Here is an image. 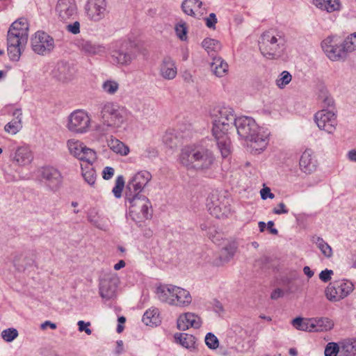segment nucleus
I'll list each match as a JSON object with an SVG mask.
<instances>
[{"mask_svg":"<svg viewBox=\"0 0 356 356\" xmlns=\"http://www.w3.org/2000/svg\"><path fill=\"white\" fill-rule=\"evenodd\" d=\"M179 162L188 170L207 172L216 163L213 152L202 144H191L184 146L179 156Z\"/></svg>","mask_w":356,"mask_h":356,"instance_id":"1","label":"nucleus"},{"mask_svg":"<svg viewBox=\"0 0 356 356\" xmlns=\"http://www.w3.org/2000/svg\"><path fill=\"white\" fill-rule=\"evenodd\" d=\"M234 127L240 137L250 143L251 152L260 154L268 143L269 134L260 128L255 120L247 116L237 118Z\"/></svg>","mask_w":356,"mask_h":356,"instance_id":"2","label":"nucleus"},{"mask_svg":"<svg viewBox=\"0 0 356 356\" xmlns=\"http://www.w3.org/2000/svg\"><path fill=\"white\" fill-rule=\"evenodd\" d=\"M259 44L261 54L270 60L280 58L286 49V40L284 35L272 29L262 33Z\"/></svg>","mask_w":356,"mask_h":356,"instance_id":"3","label":"nucleus"},{"mask_svg":"<svg viewBox=\"0 0 356 356\" xmlns=\"http://www.w3.org/2000/svg\"><path fill=\"white\" fill-rule=\"evenodd\" d=\"M128 111L113 102H106L101 106V118L102 125L97 127V130L105 134L108 128H120L127 120Z\"/></svg>","mask_w":356,"mask_h":356,"instance_id":"4","label":"nucleus"},{"mask_svg":"<svg viewBox=\"0 0 356 356\" xmlns=\"http://www.w3.org/2000/svg\"><path fill=\"white\" fill-rule=\"evenodd\" d=\"M126 203L129 204V216L136 222H142L152 216V204L149 199L141 194L125 193Z\"/></svg>","mask_w":356,"mask_h":356,"instance_id":"5","label":"nucleus"},{"mask_svg":"<svg viewBox=\"0 0 356 356\" xmlns=\"http://www.w3.org/2000/svg\"><path fill=\"white\" fill-rule=\"evenodd\" d=\"M213 119V136L227 134L228 130L234 127L236 118L234 110L228 106H218L211 113Z\"/></svg>","mask_w":356,"mask_h":356,"instance_id":"6","label":"nucleus"},{"mask_svg":"<svg viewBox=\"0 0 356 356\" xmlns=\"http://www.w3.org/2000/svg\"><path fill=\"white\" fill-rule=\"evenodd\" d=\"M321 48L327 57L332 61L344 60L348 52L343 42H339L336 36H328L321 42Z\"/></svg>","mask_w":356,"mask_h":356,"instance_id":"7","label":"nucleus"},{"mask_svg":"<svg viewBox=\"0 0 356 356\" xmlns=\"http://www.w3.org/2000/svg\"><path fill=\"white\" fill-rule=\"evenodd\" d=\"M353 289V284L348 280H336L330 282L327 286L325 296L329 300L337 302L347 297Z\"/></svg>","mask_w":356,"mask_h":356,"instance_id":"8","label":"nucleus"},{"mask_svg":"<svg viewBox=\"0 0 356 356\" xmlns=\"http://www.w3.org/2000/svg\"><path fill=\"white\" fill-rule=\"evenodd\" d=\"M229 202V198L225 195L217 192L212 193L207 204L210 213L217 218L227 216L231 211Z\"/></svg>","mask_w":356,"mask_h":356,"instance_id":"9","label":"nucleus"},{"mask_svg":"<svg viewBox=\"0 0 356 356\" xmlns=\"http://www.w3.org/2000/svg\"><path fill=\"white\" fill-rule=\"evenodd\" d=\"M55 11L58 19L65 23L78 17V8L75 0H58Z\"/></svg>","mask_w":356,"mask_h":356,"instance_id":"10","label":"nucleus"},{"mask_svg":"<svg viewBox=\"0 0 356 356\" xmlns=\"http://www.w3.org/2000/svg\"><path fill=\"white\" fill-rule=\"evenodd\" d=\"M90 119L87 113L83 110H76L68 117L67 128L75 133L83 134L88 131Z\"/></svg>","mask_w":356,"mask_h":356,"instance_id":"11","label":"nucleus"},{"mask_svg":"<svg viewBox=\"0 0 356 356\" xmlns=\"http://www.w3.org/2000/svg\"><path fill=\"white\" fill-rule=\"evenodd\" d=\"M33 51L40 55L49 54L54 48V40L44 31H38L31 38Z\"/></svg>","mask_w":356,"mask_h":356,"instance_id":"12","label":"nucleus"},{"mask_svg":"<svg viewBox=\"0 0 356 356\" xmlns=\"http://www.w3.org/2000/svg\"><path fill=\"white\" fill-rule=\"evenodd\" d=\"M151 179L152 175L148 171L138 172L127 183L125 193L140 194Z\"/></svg>","mask_w":356,"mask_h":356,"instance_id":"13","label":"nucleus"},{"mask_svg":"<svg viewBox=\"0 0 356 356\" xmlns=\"http://www.w3.org/2000/svg\"><path fill=\"white\" fill-rule=\"evenodd\" d=\"M85 9L88 17L94 22L100 21L108 13L106 0H88Z\"/></svg>","mask_w":356,"mask_h":356,"instance_id":"14","label":"nucleus"},{"mask_svg":"<svg viewBox=\"0 0 356 356\" xmlns=\"http://www.w3.org/2000/svg\"><path fill=\"white\" fill-rule=\"evenodd\" d=\"M314 120L320 129L329 134L335 129L336 116L331 111L323 109L318 111L314 115Z\"/></svg>","mask_w":356,"mask_h":356,"instance_id":"15","label":"nucleus"},{"mask_svg":"<svg viewBox=\"0 0 356 356\" xmlns=\"http://www.w3.org/2000/svg\"><path fill=\"white\" fill-rule=\"evenodd\" d=\"M29 24L25 18H19L10 26L7 36L27 42L29 37Z\"/></svg>","mask_w":356,"mask_h":356,"instance_id":"16","label":"nucleus"},{"mask_svg":"<svg viewBox=\"0 0 356 356\" xmlns=\"http://www.w3.org/2000/svg\"><path fill=\"white\" fill-rule=\"evenodd\" d=\"M41 176L45 180L47 186L53 191L57 190L62 183L60 172L56 168L48 166L43 168L41 171Z\"/></svg>","mask_w":356,"mask_h":356,"instance_id":"17","label":"nucleus"},{"mask_svg":"<svg viewBox=\"0 0 356 356\" xmlns=\"http://www.w3.org/2000/svg\"><path fill=\"white\" fill-rule=\"evenodd\" d=\"M74 73V67L65 61L58 62L51 72L52 76L61 82L71 80Z\"/></svg>","mask_w":356,"mask_h":356,"instance_id":"18","label":"nucleus"},{"mask_svg":"<svg viewBox=\"0 0 356 356\" xmlns=\"http://www.w3.org/2000/svg\"><path fill=\"white\" fill-rule=\"evenodd\" d=\"M117 289L116 278H104L99 284V295L105 300H111L115 296Z\"/></svg>","mask_w":356,"mask_h":356,"instance_id":"19","label":"nucleus"},{"mask_svg":"<svg viewBox=\"0 0 356 356\" xmlns=\"http://www.w3.org/2000/svg\"><path fill=\"white\" fill-rule=\"evenodd\" d=\"M27 42L7 36L8 54L13 61H18Z\"/></svg>","mask_w":356,"mask_h":356,"instance_id":"20","label":"nucleus"},{"mask_svg":"<svg viewBox=\"0 0 356 356\" xmlns=\"http://www.w3.org/2000/svg\"><path fill=\"white\" fill-rule=\"evenodd\" d=\"M300 170L306 174H312L317 168V161L313 156L311 149H306L301 155L299 161Z\"/></svg>","mask_w":356,"mask_h":356,"instance_id":"21","label":"nucleus"},{"mask_svg":"<svg viewBox=\"0 0 356 356\" xmlns=\"http://www.w3.org/2000/svg\"><path fill=\"white\" fill-rule=\"evenodd\" d=\"M201 326L200 318L193 313H186L177 319V328L185 331L189 327L199 328Z\"/></svg>","mask_w":356,"mask_h":356,"instance_id":"22","label":"nucleus"},{"mask_svg":"<svg viewBox=\"0 0 356 356\" xmlns=\"http://www.w3.org/2000/svg\"><path fill=\"white\" fill-rule=\"evenodd\" d=\"M10 158L18 165H25L31 161L33 156L28 147L22 146L17 147L14 152H11Z\"/></svg>","mask_w":356,"mask_h":356,"instance_id":"23","label":"nucleus"},{"mask_svg":"<svg viewBox=\"0 0 356 356\" xmlns=\"http://www.w3.org/2000/svg\"><path fill=\"white\" fill-rule=\"evenodd\" d=\"M136 57L135 51L133 49L114 51L112 54L113 62L121 65H129Z\"/></svg>","mask_w":356,"mask_h":356,"instance_id":"24","label":"nucleus"},{"mask_svg":"<svg viewBox=\"0 0 356 356\" xmlns=\"http://www.w3.org/2000/svg\"><path fill=\"white\" fill-rule=\"evenodd\" d=\"M161 76L168 80L173 79L177 75V67L175 61L169 56L163 58L160 67Z\"/></svg>","mask_w":356,"mask_h":356,"instance_id":"25","label":"nucleus"},{"mask_svg":"<svg viewBox=\"0 0 356 356\" xmlns=\"http://www.w3.org/2000/svg\"><path fill=\"white\" fill-rule=\"evenodd\" d=\"M13 115L14 118L8 122L4 127L6 132L12 134H17L22 127V110L17 108L14 111Z\"/></svg>","mask_w":356,"mask_h":356,"instance_id":"26","label":"nucleus"},{"mask_svg":"<svg viewBox=\"0 0 356 356\" xmlns=\"http://www.w3.org/2000/svg\"><path fill=\"white\" fill-rule=\"evenodd\" d=\"M211 63V71L218 77H222L228 71V65L221 57L214 56Z\"/></svg>","mask_w":356,"mask_h":356,"instance_id":"27","label":"nucleus"},{"mask_svg":"<svg viewBox=\"0 0 356 356\" xmlns=\"http://www.w3.org/2000/svg\"><path fill=\"white\" fill-rule=\"evenodd\" d=\"M81 49L89 55L101 54L104 52V47L88 40H82L79 43Z\"/></svg>","mask_w":356,"mask_h":356,"instance_id":"28","label":"nucleus"},{"mask_svg":"<svg viewBox=\"0 0 356 356\" xmlns=\"http://www.w3.org/2000/svg\"><path fill=\"white\" fill-rule=\"evenodd\" d=\"M175 290L177 291L176 298H173L175 303L172 305L184 307L191 302L192 298L188 291L181 287L175 289Z\"/></svg>","mask_w":356,"mask_h":356,"instance_id":"29","label":"nucleus"},{"mask_svg":"<svg viewBox=\"0 0 356 356\" xmlns=\"http://www.w3.org/2000/svg\"><path fill=\"white\" fill-rule=\"evenodd\" d=\"M314 4L321 10L332 13L340 9L339 0H314Z\"/></svg>","mask_w":356,"mask_h":356,"instance_id":"30","label":"nucleus"},{"mask_svg":"<svg viewBox=\"0 0 356 356\" xmlns=\"http://www.w3.org/2000/svg\"><path fill=\"white\" fill-rule=\"evenodd\" d=\"M217 141L218 147L221 152L222 156L226 158L230 154V140L227 136V134H219L213 136Z\"/></svg>","mask_w":356,"mask_h":356,"instance_id":"31","label":"nucleus"},{"mask_svg":"<svg viewBox=\"0 0 356 356\" xmlns=\"http://www.w3.org/2000/svg\"><path fill=\"white\" fill-rule=\"evenodd\" d=\"M156 295L158 298L163 302L170 305L175 303L173 298L170 297V284H163L158 286L156 289Z\"/></svg>","mask_w":356,"mask_h":356,"instance_id":"32","label":"nucleus"},{"mask_svg":"<svg viewBox=\"0 0 356 356\" xmlns=\"http://www.w3.org/2000/svg\"><path fill=\"white\" fill-rule=\"evenodd\" d=\"M341 354L342 356L356 355V339H347L341 342Z\"/></svg>","mask_w":356,"mask_h":356,"instance_id":"33","label":"nucleus"},{"mask_svg":"<svg viewBox=\"0 0 356 356\" xmlns=\"http://www.w3.org/2000/svg\"><path fill=\"white\" fill-rule=\"evenodd\" d=\"M175 339L177 343L188 349L193 348L195 343V337L187 333H176Z\"/></svg>","mask_w":356,"mask_h":356,"instance_id":"34","label":"nucleus"},{"mask_svg":"<svg viewBox=\"0 0 356 356\" xmlns=\"http://www.w3.org/2000/svg\"><path fill=\"white\" fill-rule=\"evenodd\" d=\"M142 321L147 325H157L161 321L158 309L154 308L146 311L143 316Z\"/></svg>","mask_w":356,"mask_h":356,"instance_id":"35","label":"nucleus"},{"mask_svg":"<svg viewBox=\"0 0 356 356\" xmlns=\"http://www.w3.org/2000/svg\"><path fill=\"white\" fill-rule=\"evenodd\" d=\"M202 45L211 57L216 56L215 54L221 49L220 42L212 38H205Z\"/></svg>","mask_w":356,"mask_h":356,"instance_id":"36","label":"nucleus"},{"mask_svg":"<svg viewBox=\"0 0 356 356\" xmlns=\"http://www.w3.org/2000/svg\"><path fill=\"white\" fill-rule=\"evenodd\" d=\"M312 241L317 245L318 249L325 257L330 258L332 256V248L321 237L313 236L312 238Z\"/></svg>","mask_w":356,"mask_h":356,"instance_id":"37","label":"nucleus"},{"mask_svg":"<svg viewBox=\"0 0 356 356\" xmlns=\"http://www.w3.org/2000/svg\"><path fill=\"white\" fill-rule=\"evenodd\" d=\"M237 250L235 243H229L225 246L220 252L219 258L223 263L229 262L234 256Z\"/></svg>","mask_w":356,"mask_h":356,"instance_id":"38","label":"nucleus"},{"mask_svg":"<svg viewBox=\"0 0 356 356\" xmlns=\"http://www.w3.org/2000/svg\"><path fill=\"white\" fill-rule=\"evenodd\" d=\"M202 2L200 0H184L181 3V8L182 11L190 16L195 17V13L193 10V8L197 6L198 8H201Z\"/></svg>","mask_w":356,"mask_h":356,"instance_id":"39","label":"nucleus"},{"mask_svg":"<svg viewBox=\"0 0 356 356\" xmlns=\"http://www.w3.org/2000/svg\"><path fill=\"white\" fill-rule=\"evenodd\" d=\"M297 276L296 273H292L290 276H284L281 279V284L285 288L286 293H291L297 290V286L293 284Z\"/></svg>","mask_w":356,"mask_h":356,"instance_id":"40","label":"nucleus"},{"mask_svg":"<svg viewBox=\"0 0 356 356\" xmlns=\"http://www.w3.org/2000/svg\"><path fill=\"white\" fill-rule=\"evenodd\" d=\"M315 332H323L332 328L333 323L327 318L314 319Z\"/></svg>","mask_w":356,"mask_h":356,"instance_id":"41","label":"nucleus"},{"mask_svg":"<svg viewBox=\"0 0 356 356\" xmlns=\"http://www.w3.org/2000/svg\"><path fill=\"white\" fill-rule=\"evenodd\" d=\"M109 145L113 151L121 155L126 156L129 152L128 147L118 139L112 140Z\"/></svg>","mask_w":356,"mask_h":356,"instance_id":"42","label":"nucleus"},{"mask_svg":"<svg viewBox=\"0 0 356 356\" xmlns=\"http://www.w3.org/2000/svg\"><path fill=\"white\" fill-rule=\"evenodd\" d=\"M83 150L84 151L80 154V156H79L78 159L81 161H86L88 165H92V163L96 159L95 152L92 149L86 147V146L83 147Z\"/></svg>","mask_w":356,"mask_h":356,"instance_id":"43","label":"nucleus"},{"mask_svg":"<svg viewBox=\"0 0 356 356\" xmlns=\"http://www.w3.org/2000/svg\"><path fill=\"white\" fill-rule=\"evenodd\" d=\"M86 170H84L82 168V175L85 179V181L89 185H93L96 180V172L95 170L92 168V165H88L86 168Z\"/></svg>","mask_w":356,"mask_h":356,"instance_id":"44","label":"nucleus"},{"mask_svg":"<svg viewBox=\"0 0 356 356\" xmlns=\"http://www.w3.org/2000/svg\"><path fill=\"white\" fill-rule=\"evenodd\" d=\"M163 143L170 148L176 147L179 143L177 136L171 131H167L163 137Z\"/></svg>","mask_w":356,"mask_h":356,"instance_id":"45","label":"nucleus"},{"mask_svg":"<svg viewBox=\"0 0 356 356\" xmlns=\"http://www.w3.org/2000/svg\"><path fill=\"white\" fill-rule=\"evenodd\" d=\"M67 145L70 153L76 158H78L79 156H80V154H81V152L83 151V148L84 145L83 143H79V141L69 140Z\"/></svg>","mask_w":356,"mask_h":356,"instance_id":"46","label":"nucleus"},{"mask_svg":"<svg viewBox=\"0 0 356 356\" xmlns=\"http://www.w3.org/2000/svg\"><path fill=\"white\" fill-rule=\"evenodd\" d=\"M343 42L348 53L356 50V32L349 35Z\"/></svg>","mask_w":356,"mask_h":356,"instance_id":"47","label":"nucleus"},{"mask_svg":"<svg viewBox=\"0 0 356 356\" xmlns=\"http://www.w3.org/2000/svg\"><path fill=\"white\" fill-rule=\"evenodd\" d=\"M291 74L288 71H283L276 80V85L279 88H284L291 81Z\"/></svg>","mask_w":356,"mask_h":356,"instance_id":"48","label":"nucleus"},{"mask_svg":"<svg viewBox=\"0 0 356 356\" xmlns=\"http://www.w3.org/2000/svg\"><path fill=\"white\" fill-rule=\"evenodd\" d=\"M205 343L211 350H216L219 346L218 338L211 332H209L205 337Z\"/></svg>","mask_w":356,"mask_h":356,"instance_id":"49","label":"nucleus"},{"mask_svg":"<svg viewBox=\"0 0 356 356\" xmlns=\"http://www.w3.org/2000/svg\"><path fill=\"white\" fill-rule=\"evenodd\" d=\"M124 186V177L120 175L117 177L115 181V186L113 187L112 192L113 193L115 197L119 198L122 195V191Z\"/></svg>","mask_w":356,"mask_h":356,"instance_id":"50","label":"nucleus"},{"mask_svg":"<svg viewBox=\"0 0 356 356\" xmlns=\"http://www.w3.org/2000/svg\"><path fill=\"white\" fill-rule=\"evenodd\" d=\"M18 336V332L15 328H8L1 332V337L7 342H11Z\"/></svg>","mask_w":356,"mask_h":356,"instance_id":"51","label":"nucleus"},{"mask_svg":"<svg viewBox=\"0 0 356 356\" xmlns=\"http://www.w3.org/2000/svg\"><path fill=\"white\" fill-rule=\"evenodd\" d=\"M340 347L337 343L330 342L325 348V356H337L340 350Z\"/></svg>","mask_w":356,"mask_h":356,"instance_id":"52","label":"nucleus"},{"mask_svg":"<svg viewBox=\"0 0 356 356\" xmlns=\"http://www.w3.org/2000/svg\"><path fill=\"white\" fill-rule=\"evenodd\" d=\"M102 88L108 94H114L118 89V83L113 81H106L103 83Z\"/></svg>","mask_w":356,"mask_h":356,"instance_id":"53","label":"nucleus"},{"mask_svg":"<svg viewBox=\"0 0 356 356\" xmlns=\"http://www.w3.org/2000/svg\"><path fill=\"white\" fill-rule=\"evenodd\" d=\"M320 99L322 100L324 107H331L334 105V100L326 90H321L319 95Z\"/></svg>","mask_w":356,"mask_h":356,"instance_id":"54","label":"nucleus"},{"mask_svg":"<svg viewBox=\"0 0 356 356\" xmlns=\"http://www.w3.org/2000/svg\"><path fill=\"white\" fill-rule=\"evenodd\" d=\"M73 23H69L66 26V30L74 35L78 34L80 33V23L78 21V17L76 19H74Z\"/></svg>","mask_w":356,"mask_h":356,"instance_id":"55","label":"nucleus"},{"mask_svg":"<svg viewBox=\"0 0 356 356\" xmlns=\"http://www.w3.org/2000/svg\"><path fill=\"white\" fill-rule=\"evenodd\" d=\"M175 31L178 38L182 41L186 40L187 29L185 24H178L175 27Z\"/></svg>","mask_w":356,"mask_h":356,"instance_id":"56","label":"nucleus"},{"mask_svg":"<svg viewBox=\"0 0 356 356\" xmlns=\"http://www.w3.org/2000/svg\"><path fill=\"white\" fill-rule=\"evenodd\" d=\"M206 25L209 29H215L216 24L218 22L217 17L215 13H210L208 17L204 19Z\"/></svg>","mask_w":356,"mask_h":356,"instance_id":"57","label":"nucleus"},{"mask_svg":"<svg viewBox=\"0 0 356 356\" xmlns=\"http://www.w3.org/2000/svg\"><path fill=\"white\" fill-rule=\"evenodd\" d=\"M333 275V270L325 269L322 270L319 274L320 280L323 282H327L331 280V276Z\"/></svg>","mask_w":356,"mask_h":356,"instance_id":"58","label":"nucleus"},{"mask_svg":"<svg viewBox=\"0 0 356 356\" xmlns=\"http://www.w3.org/2000/svg\"><path fill=\"white\" fill-rule=\"evenodd\" d=\"M300 330L307 332H315L314 319H309L303 321V325L300 327Z\"/></svg>","mask_w":356,"mask_h":356,"instance_id":"59","label":"nucleus"},{"mask_svg":"<svg viewBox=\"0 0 356 356\" xmlns=\"http://www.w3.org/2000/svg\"><path fill=\"white\" fill-rule=\"evenodd\" d=\"M273 213L277 215L286 214L289 213V209H286L284 202H280L277 207L273 209Z\"/></svg>","mask_w":356,"mask_h":356,"instance_id":"60","label":"nucleus"},{"mask_svg":"<svg viewBox=\"0 0 356 356\" xmlns=\"http://www.w3.org/2000/svg\"><path fill=\"white\" fill-rule=\"evenodd\" d=\"M77 325L80 332H85L88 335L91 334L92 330L88 327L90 325L89 322L85 323L83 321H79Z\"/></svg>","mask_w":356,"mask_h":356,"instance_id":"61","label":"nucleus"},{"mask_svg":"<svg viewBox=\"0 0 356 356\" xmlns=\"http://www.w3.org/2000/svg\"><path fill=\"white\" fill-rule=\"evenodd\" d=\"M261 197L263 200H266L267 198L273 199L275 197V195L271 193L270 188L264 187L260 191Z\"/></svg>","mask_w":356,"mask_h":356,"instance_id":"62","label":"nucleus"},{"mask_svg":"<svg viewBox=\"0 0 356 356\" xmlns=\"http://www.w3.org/2000/svg\"><path fill=\"white\" fill-rule=\"evenodd\" d=\"M114 175V169L112 167L106 166L102 172V177L104 179L108 180L112 178Z\"/></svg>","mask_w":356,"mask_h":356,"instance_id":"63","label":"nucleus"},{"mask_svg":"<svg viewBox=\"0 0 356 356\" xmlns=\"http://www.w3.org/2000/svg\"><path fill=\"white\" fill-rule=\"evenodd\" d=\"M284 294V291L281 289H275L270 295V298L273 300H277L279 298L283 297Z\"/></svg>","mask_w":356,"mask_h":356,"instance_id":"64","label":"nucleus"}]
</instances>
